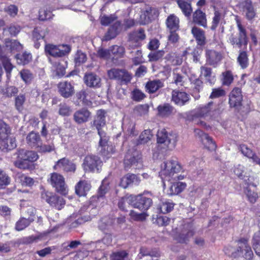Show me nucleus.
I'll return each mask as SVG.
<instances>
[{
  "label": "nucleus",
  "mask_w": 260,
  "mask_h": 260,
  "mask_svg": "<svg viewBox=\"0 0 260 260\" xmlns=\"http://www.w3.org/2000/svg\"><path fill=\"white\" fill-rule=\"evenodd\" d=\"M37 151L19 149L17 151V159L14 162L15 167L22 170H34V162L39 158Z\"/></svg>",
  "instance_id": "1"
},
{
  "label": "nucleus",
  "mask_w": 260,
  "mask_h": 260,
  "mask_svg": "<svg viewBox=\"0 0 260 260\" xmlns=\"http://www.w3.org/2000/svg\"><path fill=\"white\" fill-rule=\"evenodd\" d=\"M26 142L29 147L36 150L40 154L50 153L55 150V147L53 142L43 144L39 133L34 131L27 134Z\"/></svg>",
  "instance_id": "2"
},
{
  "label": "nucleus",
  "mask_w": 260,
  "mask_h": 260,
  "mask_svg": "<svg viewBox=\"0 0 260 260\" xmlns=\"http://www.w3.org/2000/svg\"><path fill=\"white\" fill-rule=\"evenodd\" d=\"M177 234L176 240L182 244H187L189 239L194 235L195 229L191 222H185L181 223L179 228H176Z\"/></svg>",
  "instance_id": "3"
},
{
  "label": "nucleus",
  "mask_w": 260,
  "mask_h": 260,
  "mask_svg": "<svg viewBox=\"0 0 260 260\" xmlns=\"http://www.w3.org/2000/svg\"><path fill=\"white\" fill-rule=\"evenodd\" d=\"M103 166V161L98 155L89 154L86 155L82 164V167L85 172L100 173Z\"/></svg>",
  "instance_id": "4"
},
{
  "label": "nucleus",
  "mask_w": 260,
  "mask_h": 260,
  "mask_svg": "<svg viewBox=\"0 0 260 260\" xmlns=\"http://www.w3.org/2000/svg\"><path fill=\"white\" fill-rule=\"evenodd\" d=\"M44 51L46 55H50L54 57H62L70 53L71 51V47L67 44L56 45L46 43Z\"/></svg>",
  "instance_id": "5"
},
{
  "label": "nucleus",
  "mask_w": 260,
  "mask_h": 260,
  "mask_svg": "<svg viewBox=\"0 0 260 260\" xmlns=\"http://www.w3.org/2000/svg\"><path fill=\"white\" fill-rule=\"evenodd\" d=\"M182 170V167L177 160H168L161 165L160 175L162 178H172L175 174L180 173Z\"/></svg>",
  "instance_id": "6"
},
{
  "label": "nucleus",
  "mask_w": 260,
  "mask_h": 260,
  "mask_svg": "<svg viewBox=\"0 0 260 260\" xmlns=\"http://www.w3.org/2000/svg\"><path fill=\"white\" fill-rule=\"evenodd\" d=\"M41 198L42 200L58 210H61L66 204V201L62 198L45 189L41 192Z\"/></svg>",
  "instance_id": "7"
},
{
  "label": "nucleus",
  "mask_w": 260,
  "mask_h": 260,
  "mask_svg": "<svg viewBox=\"0 0 260 260\" xmlns=\"http://www.w3.org/2000/svg\"><path fill=\"white\" fill-rule=\"evenodd\" d=\"M94 95L93 92L88 88L77 91L74 96L75 104L77 106H91Z\"/></svg>",
  "instance_id": "8"
},
{
  "label": "nucleus",
  "mask_w": 260,
  "mask_h": 260,
  "mask_svg": "<svg viewBox=\"0 0 260 260\" xmlns=\"http://www.w3.org/2000/svg\"><path fill=\"white\" fill-rule=\"evenodd\" d=\"M146 191L143 193L135 196L132 198L131 204L132 206L141 211H147L153 205L152 199L145 196Z\"/></svg>",
  "instance_id": "9"
},
{
  "label": "nucleus",
  "mask_w": 260,
  "mask_h": 260,
  "mask_svg": "<svg viewBox=\"0 0 260 260\" xmlns=\"http://www.w3.org/2000/svg\"><path fill=\"white\" fill-rule=\"evenodd\" d=\"M236 22L239 30L238 36L237 37L232 35L229 39L231 45H236L239 48H241L243 45L246 47L248 44V38L246 29L239 20H237Z\"/></svg>",
  "instance_id": "10"
},
{
  "label": "nucleus",
  "mask_w": 260,
  "mask_h": 260,
  "mask_svg": "<svg viewBox=\"0 0 260 260\" xmlns=\"http://www.w3.org/2000/svg\"><path fill=\"white\" fill-rule=\"evenodd\" d=\"M50 182L57 192L63 196L67 194L68 189L62 175L55 172L50 174Z\"/></svg>",
  "instance_id": "11"
},
{
  "label": "nucleus",
  "mask_w": 260,
  "mask_h": 260,
  "mask_svg": "<svg viewBox=\"0 0 260 260\" xmlns=\"http://www.w3.org/2000/svg\"><path fill=\"white\" fill-rule=\"evenodd\" d=\"M107 74L110 79L116 80L124 84L130 82L132 78L131 74L125 69L113 68L108 71Z\"/></svg>",
  "instance_id": "12"
},
{
  "label": "nucleus",
  "mask_w": 260,
  "mask_h": 260,
  "mask_svg": "<svg viewBox=\"0 0 260 260\" xmlns=\"http://www.w3.org/2000/svg\"><path fill=\"white\" fill-rule=\"evenodd\" d=\"M141 152L134 148L128 149L127 151L123 163L125 168H130L132 166L141 163L142 160Z\"/></svg>",
  "instance_id": "13"
},
{
  "label": "nucleus",
  "mask_w": 260,
  "mask_h": 260,
  "mask_svg": "<svg viewBox=\"0 0 260 260\" xmlns=\"http://www.w3.org/2000/svg\"><path fill=\"white\" fill-rule=\"evenodd\" d=\"M238 247L236 250L237 256H242L246 259H251L253 253L250 246L248 244V239L240 238L237 241Z\"/></svg>",
  "instance_id": "14"
},
{
  "label": "nucleus",
  "mask_w": 260,
  "mask_h": 260,
  "mask_svg": "<svg viewBox=\"0 0 260 260\" xmlns=\"http://www.w3.org/2000/svg\"><path fill=\"white\" fill-rule=\"evenodd\" d=\"M229 104L231 108L240 112L241 110L243 95L240 88L234 87L229 94Z\"/></svg>",
  "instance_id": "15"
},
{
  "label": "nucleus",
  "mask_w": 260,
  "mask_h": 260,
  "mask_svg": "<svg viewBox=\"0 0 260 260\" xmlns=\"http://www.w3.org/2000/svg\"><path fill=\"white\" fill-rule=\"evenodd\" d=\"M177 141V136L174 133H169L166 129L163 128L158 130L157 134V142L158 144H165L166 145H176Z\"/></svg>",
  "instance_id": "16"
},
{
  "label": "nucleus",
  "mask_w": 260,
  "mask_h": 260,
  "mask_svg": "<svg viewBox=\"0 0 260 260\" xmlns=\"http://www.w3.org/2000/svg\"><path fill=\"white\" fill-rule=\"evenodd\" d=\"M58 92L64 99L72 97L75 93L74 85L68 81H62L57 84Z\"/></svg>",
  "instance_id": "17"
},
{
  "label": "nucleus",
  "mask_w": 260,
  "mask_h": 260,
  "mask_svg": "<svg viewBox=\"0 0 260 260\" xmlns=\"http://www.w3.org/2000/svg\"><path fill=\"white\" fill-rule=\"evenodd\" d=\"M213 105L214 103L211 101L206 105L198 106L195 109L193 116L196 118H205L214 115Z\"/></svg>",
  "instance_id": "18"
},
{
  "label": "nucleus",
  "mask_w": 260,
  "mask_h": 260,
  "mask_svg": "<svg viewBox=\"0 0 260 260\" xmlns=\"http://www.w3.org/2000/svg\"><path fill=\"white\" fill-rule=\"evenodd\" d=\"M83 80L85 84L90 88L97 89L102 86L101 78L94 73H86L84 76Z\"/></svg>",
  "instance_id": "19"
},
{
  "label": "nucleus",
  "mask_w": 260,
  "mask_h": 260,
  "mask_svg": "<svg viewBox=\"0 0 260 260\" xmlns=\"http://www.w3.org/2000/svg\"><path fill=\"white\" fill-rule=\"evenodd\" d=\"M106 112L103 109L97 111L93 121L91 122V126L94 127L97 131L103 130V128L106 124Z\"/></svg>",
  "instance_id": "20"
},
{
  "label": "nucleus",
  "mask_w": 260,
  "mask_h": 260,
  "mask_svg": "<svg viewBox=\"0 0 260 260\" xmlns=\"http://www.w3.org/2000/svg\"><path fill=\"white\" fill-rule=\"evenodd\" d=\"M192 13L193 23L202 26L204 28H207V19L205 12H204L200 8H198Z\"/></svg>",
  "instance_id": "21"
},
{
  "label": "nucleus",
  "mask_w": 260,
  "mask_h": 260,
  "mask_svg": "<svg viewBox=\"0 0 260 260\" xmlns=\"http://www.w3.org/2000/svg\"><path fill=\"white\" fill-rule=\"evenodd\" d=\"M141 182L140 178L136 174L128 173L121 178L119 185L124 188L131 185L138 186Z\"/></svg>",
  "instance_id": "22"
},
{
  "label": "nucleus",
  "mask_w": 260,
  "mask_h": 260,
  "mask_svg": "<svg viewBox=\"0 0 260 260\" xmlns=\"http://www.w3.org/2000/svg\"><path fill=\"white\" fill-rule=\"evenodd\" d=\"M46 36V31L41 26L35 27L32 31V40L34 42V47L39 49L41 46L40 41L44 40Z\"/></svg>",
  "instance_id": "23"
},
{
  "label": "nucleus",
  "mask_w": 260,
  "mask_h": 260,
  "mask_svg": "<svg viewBox=\"0 0 260 260\" xmlns=\"http://www.w3.org/2000/svg\"><path fill=\"white\" fill-rule=\"evenodd\" d=\"M91 113L85 107L82 108L74 114L73 119L78 124H82L87 122L90 118Z\"/></svg>",
  "instance_id": "24"
},
{
  "label": "nucleus",
  "mask_w": 260,
  "mask_h": 260,
  "mask_svg": "<svg viewBox=\"0 0 260 260\" xmlns=\"http://www.w3.org/2000/svg\"><path fill=\"white\" fill-rule=\"evenodd\" d=\"M54 170L58 168L62 169L66 172H75L76 167L75 164L72 162L68 158L63 157L56 161L53 167Z\"/></svg>",
  "instance_id": "25"
},
{
  "label": "nucleus",
  "mask_w": 260,
  "mask_h": 260,
  "mask_svg": "<svg viewBox=\"0 0 260 260\" xmlns=\"http://www.w3.org/2000/svg\"><path fill=\"white\" fill-rule=\"evenodd\" d=\"M206 62L211 66H216L222 59L221 54L213 49H206L205 52Z\"/></svg>",
  "instance_id": "26"
},
{
  "label": "nucleus",
  "mask_w": 260,
  "mask_h": 260,
  "mask_svg": "<svg viewBox=\"0 0 260 260\" xmlns=\"http://www.w3.org/2000/svg\"><path fill=\"white\" fill-rule=\"evenodd\" d=\"M189 100V96L185 92L174 90L172 92V100L176 105L183 106Z\"/></svg>",
  "instance_id": "27"
},
{
  "label": "nucleus",
  "mask_w": 260,
  "mask_h": 260,
  "mask_svg": "<svg viewBox=\"0 0 260 260\" xmlns=\"http://www.w3.org/2000/svg\"><path fill=\"white\" fill-rule=\"evenodd\" d=\"M191 32L195 39L198 46L203 47L206 45V37L205 31L203 29L194 26L191 28Z\"/></svg>",
  "instance_id": "28"
},
{
  "label": "nucleus",
  "mask_w": 260,
  "mask_h": 260,
  "mask_svg": "<svg viewBox=\"0 0 260 260\" xmlns=\"http://www.w3.org/2000/svg\"><path fill=\"white\" fill-rule=\"evenodd\" d=\"M157 15V10L152 7H148L140 15L141 24L145 25L150 23Z\"/></svg>",
  "instance_id": "29"
},
{
  "label": "nucleus",
  "mask_w": 260,
  "mask_h": 260,
  "mask_svg": "<svg viewBox=\"0 0 260 260\" xmlns=\"http://www.w3.org/2000/svg\"><path fill=\"white\" fill-rule=\"evenodd\" d=\"M91 187L89 181L86 180H80L75 185V192L79 197H85Z\"/></svg>",
  "instance_id": "30"
},
{
  "label": "nucleus",
  "mask_w": 260,
  "mask_h": 260,
  "mask_svg": "<svg viewBox=\"0 0 260 260\" xmlns=\"http://www.w3.org/2000/svg\"><path fill=\"white\" fill-rule=\"evenodd\" d=\"M239 149L244 156L251 159L254 163L260 166V158L247 145L243 144H240L239 146Z\"/></svg>",
  "instance_id": "31"
},
{
  "label": "nucleus",
  "mask_w": 260,
  "mask_h": 260,
  "mask_svg": "<svg viewBox=\"0 0 260 260\" xmlns=\"http://www.w3.org/2000/svg\"><path fill=\"white\" fill-rule=\"evenodd\" d=\"M16 146L15 138L10 135L0 141V149L3 151L8 152L15 149Z\"/></svg>",
  "instance_id": "32"
},
{
  "label": "nucleus",
  "mask_w": 260,
  "mask_h": 260,
  "mask_svg": "<svg viewBox=\"0 0 260 260\" xmlns=\"http://www.w3.org/2000/svg\"><path fill=\"white\" fill-rule=\"evenodd\" d=\"M175 1L184 15L189 18L192 13L191 1L189 0H175Z\"/></svg>",
  "instance_id": "33"
},
{
  "label": "nucleus",
  "mask_w": 260,
  "mask_h": 260,
  "mask_svg": "<svg viewBox=\"0 0 260 260\" xmlns=\"http://www.w3.org/2000/svg\"><path fill=\"white\" fill-rule=\"evenodd\" d=\"M121 26V22L120 21H116L113 23L108 28L106 34V40H110L115 38L119 34Z\"/></svg>",
  "instance_id": "34"
},
{
  "label": "nucleus",
  "mask_w": 260,
  "mask_h": 260,
  "mask_svg": "<svg viewBox=\"0 0 260 260\" xmlns=\"http://www.w3.org/2000/svg\"><path fill=\"white\" fill-rule=\"evenodd\" d=\"M242 5L243 10L245 12L247 19L251 20L256 15L255 11L252 5V1L251 0H243Z\"/></svg>",
  "instance_id": "35"
},
{
  "label": "nucleus",
  "mask_w": 260,
  "mask_h": 260,
  "mask_svg": "<svg viewBox=\"0 0 260 260\" xmlns=\"http://www.w3.org/2000/svg\"><path fill=\"white\" fill-rule=\"evenodd\" d=\"M0 60H1L3 66L6 72L8 78L11 76L12 70L13 66L10 61V59L5 55L4 54L2 46L0 45Z\"/></svg>",
  "instance_id": "36"
},
{
  "label": "nucleus",
  "mask_w": 260,
  "mask_h": 260,
  "mask_svg": "<svg viewBox=\"0 0 260 260\" xmlns=\"http://www.w3.org/2000/svg\"><path fill=\"white\" fill-rule=\"evenodd\" d=\"M163 86V83L159 79L149 80L146 83V91L150 94L154 93Z\"/></svg>",
  "instance_id": "37"
},
{
  "label": "nucleus",
  "mask_w": 260,
  "mask_h": 260,
  "mask_svg": "<svg viewBox=\"0 0 260 260\" xmlns=\"http://www.w3.org/2000/svg\"><path fill=\"white\" fill-rule=\"evenodd\" d=\"M179 19L174 14H170L166 19V25L169 30L177 31L179 29Z\"/></svg>",
  "instance_id": "38"
},
{
  "label": "nucleus",
  "mask_w": 260,
  "mask_h": 260,
  "mask_svg": "<svg viewBox=\"0 0 260 260\" xmlns=\"http://www.w3.org/2000/svg\"><path fill=\"white\" fill-rule=\"evenodd\" d=\"M194 132L199 134L201 137H204L206 141L204 144L207 149L209 150H213L216 149V145L215 142L208 134H205L203 131L197 128L194 129Z\"/></svg>",
  "instance_id": "39"
},
{
  "label": "nucleus",
  "mask_w": 260,
  "mask_h": 260,
  "mask_svg": "<svg viewBox=\"0 0 260 260\" xmlns=\"http://www.w3.org/2000/svg\"><path fill=\"white\" fill-rule=\"evenodd\" d=\"M146 39L145 30L140 28L137 30L133 31L129 34V39L131 41L138 43Z\"/></svg>",
  "instance_id": "40"
},
{
  "label": "nucleus",
  "mask_w": 260,
  "mask_h": 260,
  "mask_svg": "<svg viewBox=\"0 0 260 260\" xmlns=\"http://www.w3.org/2000/svg\"><path fill=\"white\" fill-rule=\"evenodd\" d=\"M245 181V184L247 185V186L244 189L245 193L249 202L252 204H254L258 199V195L256 192L251 191L249 188V186L250 185L255 186V185H254L253 183L248 182L246 180Z\"/></svg>",
  "instance_id": "41"
},
{
  "label": "nucleus",
  "mask_w": 260,
  "mask_h": 260,
  "mask_svg": "<svg viewBox=\"0 0 260 260\" xmlns=\"http://www.w3.org/2000/svg\"><path fill=\"white\" fill-rule=\"evenodd\" d=\"M17 62L19 65H26L32 60V55L30 53L24 51L22 53H18L15 55Z\"/></svg>",
  "instance_id": "42"
},
{
  "label": "nucleus",
  "mask_w": 260,
  "mask_h": 260,
  "mask_svg": "<svg viewBox=\"0 0 260 260\" xmlns=\"http://www.w3.org/2000/svg\"><path fill=\"white\" fill-rule=\"evenodd\" d=\"M173 109V107L168 103L160 105L157 108L158 115L162 117H168L172 113Z\"/></svg>",
  "instance_id": "43"
},
{
  "label": "nucleus",
  "mask_w": 260,
  "mask_h": 260,
  "mask_svg": "<svg viewBox=\"0 0 260 260\" xmlns=\"http://www.w3.org/2000/svg\"><path fill=\"white\" fill-rule=\"evenodd\" d=\"M99 146L101 148L100 153L104 158H110L115 152V147L112 145L106 144Z\"/></svg>",
  "instance_id": "44"
},
{
  "label": "nucleus",
  "mask_w": 260,
  "mask_h": 260,
  "mask_svg": "<svg viewBox=\"0 0 260 260\" xmlns=\"http://www.w3.org/2000/svg\"><path fill=\"white\" fill-rule=\"evenodd\" d=\"M234 80L233 72L231 70H226L221 75V82L223 86H230Z\"/></svg>",
  "instance_id": "45"
},
{
  "label": "nucleus",
  "mask_w": 260,
  "mask_h": 260,
  "mask_svg": "<svg viewBox=\"0 0 260 260\" xmlns=\"http://www.w3.org/2000/svg\"><path fill=\"white\" fill-rule=\"evenodd\" d=\"M187 185L185 182H178L172 183L170 187V194L177 195L182 192L186 187Z\"/></svg>",
  "instance_id": "46"
},
{
  "label": "nucleus",
  "mask_w": 260,
  "mask_h": 260,
  "mask_svg": "<svg viewBox=\"0 0 260 260\" xmlns=\"http://www.w3.org/2000/svg\"><path fill=\"white\" fill-rule=\"evenodd\" d=\"M201 74L206 79L210 85L214 84L216 81L215 76H212V69L209 67L202 66L200 68Z\"/></svg>",
  "instance_id": "47"
},
{
  "label": "nucleus",
  "mask_w": 260,
  "mask_h": 260,
  "mask_svg": "<svg viewBox=\"0 0 260 260\" xmlns=\"http://www.w3.org/2000/svg\"><path fill=\"white\" fill-rule=\"evenodd\" d=\"M19 75L22 80L26 85L31 84L34 79V74L28 69H24L21 70L19 72Z\"/></svg>",
  "instance_id": "48"
},
{
  "label": "nucleus",
  "mask_w": 260,
  "mask_h": 260,
  "mask_svg": "<svg viewBox=\"0 0 260 260\" xmlns=\"http://www.w3.org/2000/svg\"><path fill=\"white\" fill-rule=\"evenodd\" d=\"M237 62L243 69L247 68L249 64L248 54L245 51H240L237 57Z\"/></svg>",
  "instance_id": "49"
},
{
  "label": "nucleus",
  "mask_w": 260,
  "mask_h": 260,
  "mask_svg": "<svg viewBox=\"0 0 260 260\" xmlns=\"http://www.w3.org/2000/svg\"><path fill=\"white\" fill-rule=\"evenodd\" d=\"M152 137L151 131L150 129H145L140 134L137 141V145L145 144L150 141Z\"/></svg>",
  "instance_id": "50"
},
{
  "label": "nucleus",
  "mask_w": 260,
  "mask_h": 260,
  "mask_svg": "<svg viewBox=\"0 0 260 260\" xmlns=\"http://www.w3.org/2000/svg\"><path fill=\"white\" fill-rule=\"evenodd\" d=\"M53 66L55 69L56 76L60 78L65 75L66 69L67 67V62H65L64 64L60 62H56L53 64Z\"/></svg>",
  "instance_id": "51"
},
{
  "label": "nucleus",
  "mask_w": 260,
  "mask_h": 260,
  "mask_svg": "<svg viewBox=\"0 0 260 260\" xmlns=\"http://www.w3.org/2000/svg\"><path fill=\"white\" fill-rule=\"evenodd\" d=\"M110 52L113 55L114 58L118 59L123 57L125 49L123 46L113 45L110 48Z\"/></svg>",
  "instance_id": "52"
},
{
  "label": "nucleus",
  "mask_w": 260,
  "mask_h": 260,
  "mask_svg": "<svg viewBox=\"0 0 260 260\" xmlns=\"http://www.w3.org/2000/svg\"><path fill=\"white\" fill-rule=\"evenodd\" d=\"M17 179L22 186H31L34 184V179L22 173L17 174Z\"/></svg>",
  "instance_id": "53"
},
{
  "label": "nucleus",
  "mask_w": 260,
  "mask_h": 260,
  "mask_svg": "<svg viewBox=\"0 0 260 260\" xmlns=\"http://www.w3.org/2000/svg\"><path fill=\"white\" fill-rule=\"evenodd\" d=\"M26 101V96L25 94L20 93L17 95L15 98V109L21 112L24 109V104Z\"/></svg>",
  "instance_id": "54"
},
{
  "label": "nucleus",
  "mask_w": 260,
  "mask_h": 260,
  "mask_svg": "<svg viewBox=\"0 0 260 260\" xmlns=\"http://www.w3.org/2000/svg\"><path fill=\"white\" fill-rule=\"evenodd\" d=\"M34 221L32 218H20L16 223L15 229L18 231H22L27 227Z\"/></svg>",
  "instance_id": "55"
},
{
  "label": "nucleus",
  "mask_w": 260,
  "mask_h": 260,
  "mask_svg": "<svg viewBox=\"0 0 260 260\" xmlns=\"http://www.w3.org/2000/svg\"><path fill=\"white\" fill-rule=\"evenodd\" d=\"M222 19V14L218 10H215L214 16L212 18L210 29L212 31H215L218 26L220 20Z\"/></svg>",
  "instance_id": "56"
},
{
  "label": "nucleus",
  "mask_w": 260,
  "mask_h": 260,
  "mask_svg": "<svg viewBox=\"0 0 260 260\" xmlns=\"http://www.w3.org/2000/svg\"><path fill=\"white\" fill-rule=\"evenodd\" d=\"M253 247L256 254L260 256V231L255 233L252 239Z\"/></svg>",
  "instance_id": "57"
},
{
  "label": "nucleus",
  "mask_w": 260,
  "mask_h": 260,
  "mask_svg": "<svg viewBox=\"0 0 260 260\" xmlns=\"http://www.w3.org/2000/svg\"><path fill=\"white\" fill-rule=\"evenodd\" d=\"M11 178L2 170L0 169V188H5L10 184Z\"/></svg>",
  "instance_id": "58"
},
{
  "label": "nucleus",
  "mask_w": 260,
  "mask_h": 260,
  "mask_svg": "<svg viewBox=\"0 0 260 260\" xmlns=\"http://www.w3.org/2000/svg\"><path fill=\"white\" fill-rule=\"evenodd\" d=\"M153 221L159 226H166L169 223L170 219L166 216L156 215V217L153 215Z\"/></svg>",
  "instance_id": "59"
},
{
  "label": "nucleus",
  "mask_w": 260,
  "mask_h": 260,
  "mask_svg": "<svg viewBox=\"0 0 260 260\" xmlns=\"http://www.w3.org/2000/svg\"><path fill=\"white\" fill-rule=\"evenodd\" d=\"M118 18L116 14H111L109 16L104 15L100 19L101 24L103 26H108Z\"/></svg>",
  "instance_id": "60"
},
{
  "label": "nucleus",
  "mask_w": 260,
  "mask_h": 260,
  "mask_svg": "<svg viewBox=\"0 0 260 260\" xmlns=\"http://www.w3.org/2000/svg\"><path fill=\"white\" fill-rule=\"evenodd\" d=\"M175 204L172 202L167 201L164 202L160 203L157 207V209L159 211H171L174 209Z\"/></svg>",
  "instance_id": "61"
},
{
  "label": "nucleus",
  "mask_w": 260,
  "mask_h": 260,
  "mask_svg": "<svg viewBox=\"0 0 260 260\" xmlns=\"http://www.w3.org/2000/svg\"><path fill=\"white\" fill-rule=\"evenodd\" d=\"M134 111L138 116L147 114L149 111V106L147 104L139 105L135 107Z\"/></svg>",
  "instance_id": "62"
},
{
  "label": "nucleus",
  "mask_w": 260,
  "mask_h": 260,
  "mask_svg": "<svg viewBox=\"0 0 260 260\" xmlns=\"http://www.w3.org/2000/svg\"><path fill=\"white\" fill-rule=\"evenodd\" d=\"M225 95V91L221 87L214 88L212 89L209 98L214 99L224 96Z\"/></svg>",
  "instance_id": "63"
},
{
  "label": "nucleus",
  "mask_w": 260,
  "mask_h": 260,
  "mask_svg": "<svg viewBox=\"0 0 260 260\" xmlns=\"http://www.w3.org/2000/svg\"><path fill=\"white\" fill-rule=\"evenodd\" d=\"M52 16V12L47 9H41L39 12V19L41 21L49 20Z\"/></svg>",
  "instance_id": "64"
}]
</instances>
